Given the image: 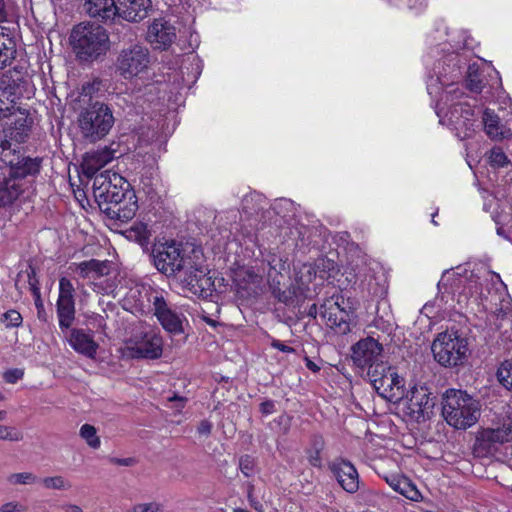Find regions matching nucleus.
Listing matches in <instances>:
<instances>
[{
	"instance_id": "obj_1",
	"label": "nucleus",
	"mask_w": 512,
	"mask_h": 512,
	"mask_svg": "<svg viewBox=\"0 0 512 512\" xmlns=\"http://www.w3.org/2000/svg\"><path fill=\"white\" fill-rule=\"evenodd\" d=\"M183 271L182 288L191 294L207 298L214 291V280L205 265L200 248L171 241L162 244V274L174 276Z\"/></svg>"
},
{
	"instance_id": "obj_2",
	"label": "nucleus",
	"mask_w": 512,
	"mask_h": 512,
	"mask_svg": "<svg viewBox=\"0 0 512 512\" xmlns=\"http://www.w3.org/2000/svg\"><path fill=\"white\" fill-rule=\"evenodd\" d=\"M128 188L129 183L120 174L110 170L96 175L93 182L95 198L108 204L105 210L121 222L131 220L138 208L135 196Z\"/></svg>"
},
{
	"instance_id": "obj_3",
	"label": "nucleus",
	"mask_w": 512,
	"mask_h": 512,
	"mask_svg": "<svg viewBox=\"0 0 512 512\" xmlns=\"http://www.w3.org/2000/svg\"><path fill=\"white\" fill-rule=\"evenodd\" d=\"M442 415L455 429L473 426L480 417V403L461 390H447L442 401Z\"/></svg>"
},
{
	"instance_id": "obj_4",
	"label": "nucleus",
	"mask_w": 512,
	"mask_h": 512,
	"mask_svg": "<svg viewBox=\"0 0 512 512\" xmlns=\"http://www.w3.org/2000/svg\"><path fill=\"white\" fill-rule=\"evenodd\" d=\"M70 38L72 47L81 60H95L105 55L110 48L106 30L97 24L80 23L76 25Z\"/></svg>"
},
{
	"instance_id": "obj_5",
	"label": "nucleus",
	"mask_w": 512,
	"mask_h": 512,
	"mask_svg": "<svg viewBox=\"0 0 512 512\" xmlns=\"http://www.w3.org/2000/svg\"><path fill=\"white\" fill-rule=\"evenodd\" d=\"M112 110L104 103L95 102L81 111L78 125L81 133L90 141L105 137L114 125Z\"/></svg>"
},
{
	"instance_id": "obj_6",
	"label": "nucleus",
	"mask_w": 512,
	"mask_h": 512,
	"mask_svg": "<svg viewBox=\"0 0 512 512\" xmlns=\"http://www.w3.org/2000/svg\"><path fill=\"white\" fill-rule=\"evenodd\" d=\"M434 359L444 367H455L465 362L468 355V343L455 332L438 334L431 345Z\"/></svg>"
},
{
	"instance_id": "obj_7",
	"label": "nucleus",
	"mask_w": 512,
	"mask_h": 512,
	"mask_svg": "<svg viewBox=\"0 0 512 512\" xmlns=\"http://www.w3.org/2000/svg\"><path fill=\"white\" fill-rule=\"evenodd\" d=\"M70 269L82 278L89 279L94 291L98 293L110 295L117 287L116 275L112 263L108 260L91 259L74 263L70 266Z\"/></svg>"
},
{
	"instance_id": "obj_8",
	"label": "nucleus",
	"mask_w": 512,
	"mask_h": 512,
	"mask_svg": "<svg viewBox=\"0 0 512 512\" xmlns=\"http://www.w3.org/2000/svg\"><path fill=\"white\" fill-rule=\"evenodd\" d=\"M160 350V338L152 330L140 331L125 340L119 351L123 358H157Z\"/></svg>"
},
{
	"instance_id": "obj_9",
	"label": "nucleus",
	"mask_w": 512,
	"mask_h": 512,
	"mask_svg": "<svg viewBox=\"0 0 512 512\" xmlns=\"http://www.w3.org/2000/svg\"><path fill=\"white\" fill-rule=\"evenodd\" d=\"M150 64L149 52L146 48L135 45L123 50L117 60V70L125 79H132L144 73Z\"/></svg>"
},
{
	"instance_id": "obj_10",
	"label": "nucleus",
	"mask_w": 512,
	"mask_h": 512,
	"mask_svg": "<svg viewBox=\"0 0 512 512\" xmlns=\"http://www.w3.org/2000/svg\"><path fill=\"white\" fill-rule=\"evenodd\" d=\"M435 406V397L425 386H414L410 391V398L406 406V415L418 423L430 419Z\"/></svg>"
},
{
	"instance_id": "obj_11",
	"label": "nucleus",
	"mask_w": 512,
	"mask_h": 512,
	"mask_svg": "<svg viewBox=\"0 0 512 512\" xmlns=\"http://www.w3.org/2000/svg\"><path fill=\"white\" fill-rule=\"evenodd\" d=\"M512 440V423L497 428H485L477 433L475 449L484 455L494 454L499 446Z\"/></svg>"
},
{
	"instance_id": "obj_12",
	"label": "nucleus",
	"mask_w": 512,
	"mask_h": 512,
	"mask_svg": "<svg viewBox=\"0 0 512 512\" xmlns=\"http://www.w3.org/2000/svg\"><path fill=\"white\" fill-rule=\"evenodd\" d=\"M74 286L67 278L59 281V297L57 300V315L61 329H68L75 318Z\"/></svg>"
},
{
	"instance_id": "obj_13",
	"label": "nucleus",
	"mask_w": 512,
	"mask_h": 512,
	"mask_svg": "<svg viewBox=\"0 0 512 512\" xmlns=\"http://www.w3.org/2000/svg\"><path fill=\"white\" fill-rule=\"evenodd\" d=\"M328 469L346 492L353 494L358 491L359 475L350 461L336 458L328 463Z\"/></svg>"
},
{
	"instance_id": "obj_14",
	"label": "nucleus",
	"mask_w": 512,
	"mask_h": 512,
	"mask_svg": "<svg viewBox=\"0 0 512 512\" xmlns=\"http://www.w3.org/2000/svg\"><path fill=\"white\" fill-rule=\"evenodd\" d=\"M352 360L359 368H368L380 361L382 345L372 337L359 340L351 348Z\"/></svg>"
},
{
	"instance_id": "obj_15",
	"label": "nucleus",
	"mask_w": 512,
	"mask_h": 512,
	"mask_svg": "<svg viewBox=\"0 0 512 512\" xmlns=\"http://www.w3.org/2000/svg\"><path fill=\"white\" fill-rule=\"evenodd\" d=\"M10 125L4 129L5 139L1 141L0 147L3 151L11 148V140L22 143L29 135L32 120L25 110H17L11 117Z\"/></svg>"
},
{
	"instance_id": "obj_16",
	"label": "nucleus",
	"mask_w": 512,
	"mask_h": 512,
	"mask_svg": "<svg viewBox=\"0 0 512 512\" xmlns=\"http://www.w3.org/2000/svg\"><path fill=\"white\" fill-rule=\"evenodd\" d=\"M185 316L169 308L162 299V328L171 336L174 345H180L186 340L184 331Z\"/></svg>"
},
{
	"instance_id": "obj_17",
	"label": "nucleus",
	"mask_w": 512,
	"mask_h": 512,
	"mask_svg": "<svg viewBox=\"0 0 512 512\" xmlns=\"http://www.w3.org/2000/svg\"><path fill=\"white\" fill-rule=\"evenodd\" d=\"M375 390L382 398L396 403L404 397V379L391 369Z\"/></svg>"
},
{
	"instance_id": "obj_18",
	"label": "nucleus",
	"mask_w": 512,
	"mask_h": 512,
	"mask_svg": "<svg viewBox=\"0 0 512 512\" xmlns=\"http://www.w3.org/2000/svg\"><path fill=\"white\" fill-rule=\"evenodd\" d=\"M321 315L337 333L344 335L350 332V315L340 307L338 302L332 303L329 307L322 305Z\"/></svg>"
},
{
	"instance_id": "obj_19",
	"label": "nucleus",
	"mask_w": 512,
	"mask_h": 512,
	"mask_svg": "<svg viewBox=\"0 0 512 512\" xmlns=\"http://www.w3.org/2000/svg\"><path fill=\"white\" fill-rule=\"evenodd\" d=\"M151 0H119L117 16L129 22H137L148 15Z\"/></svg>"
},
{
	"instance_id": "obj_20",
	"label": "nucleus",
	"mask_w": 512,
	"mask_h": 512,
	"mask_svg": "<svg viewBox=\"0 0 512 512\" xmlns=\"http://www.w3.org/2000/svg\"><path fill=\"white\" fill-rule=\"evenodd\" d=\"M482 121L487 136L495 141H501L512 137V131L501 122L499 116L491 109H485Z\"/></svg>"
},
{
	"instance_id": "obj_21",
	"label": "nucleus",
	"mask_w": 512,
	"mask_h": 512,
	"mask_svg": "<svg viewBox=\"0 0 512 512\" xmlns=\"http://www.w3.org/2000/svg\"><path fill=\"white\" fill-rule=\"evenodd\" d=\"M114 158L113 153L109 149H101L88 152L83 157L81 168L83 173L91 178L98 170L108 164Z\"/></svg>"
},
{
	"instance_id": "obj_22",
	"label": "nucleus",
	"mask_w": 512,
	"mask_h": 512,
	"mask_svg": "<svg viewBox=\"0 0 512 512\" xmlns=\"http://www.w3.org/2000/svg\"><path fill=\"white\" fill-rule=\"evenodd\" d=\"M177 49L182 51V48L178 43H176L175 47L172 48L171 53L175 54L174 60L169 59V54L166 53L162 55V63H164L169 70H172V73H167V81H172V83L176 86H179L182 82L185 81V73L183 71V64L186 62L185 53H177ZM166 81V79H164Z\"/></svg>"
},
{
	"instance_id": "obj_23",
	"label": "nucleus",
	"mask_w": 512,
	"mask_h": 512,
	"mask_svg": "<svg viewBox=\"0 0 512 512\" xmlns=\"http://www.w3.org/2000/svg\"><path fill=\"white\" fill-rule=\"evenodd\" d=\"M86 12L94 18L112 20L117 16V4L115 0H86Z\"/></svg>"
},
{
	"instance_id": "obj_24",
	"label": "nucleus",
	"mask_w": 512,
	"mask_h": 512,
	"mask_svg": "<svg viewBox=\"0 0 512 512\" xmlns=\"http://www.w3.org/2000/svg\"><path fill=\"white\" fill-rule=\"evenodd\" d=\"M69 343L75 351L90 358L95 356L98 348V344L93 340V337L79 329L71 331Z\"/></svg>"
},
{
	"instance_id": "obj_25",
	"label": "nucleus",
	"mask_w": 512,
	"mask_h": 512,
	"mask_svg": "<svg viewBox=\"0 0 512 512\" xmlns=\"http://www.w3.org/2000/svg\"><path fill=\"white\" fill-rule=\"evenodd\" d=\"M25 181L12 177L0 182V206L11 204L24 191Z\"/></svg>"
},
{
	"instance_id": "obj_26",
	"label": "nucleus",
	"mask_w": 512,
	"mask_h": 512,
	"mask_svg": "<svg viewBox=\"0 0 512 512\" xmlns=\"http://www.w3.org/2000/svg\"><path fill=\"white\" fill-rule=\"evenodd\" d=\"M325 447V442L322 436L315 435L311 440V447L307 450L308 461L313 467H322L321 452Z\"/></svg>"
},
{
	"instance_id": "obj_27",
	"label": "nucleus",
	"mask_w": 512,
	"mask_h": 512,
	"mask_svg": "<svg viewBox=\"0 0 512 512\" xmlns=\"http://www.w3.org/2000/svg\"><path fill=\"white\" fill-rule=\"evenodd\" d=\"M5 19L4 14V3L0 0V22ZM4 28L0 27V69L6 66L8 60L11 57L10 49L7 47L6 41L11 43V40L8 38L4 32Z\"/></svg>"
},
{
	"instance_id": "obj_28",
	"label": "nucleus",
	"mask_w": 512,
	"mask_h": 512,
	"mask_svg": "<svg viewBox=\"0 0 512 512\" xmlns=\"http://www.w3.org/2000/svg\"><path fill=\"white\" fill-rule=\"evenodd\" d=\"M392 368L383 361H378L368 367L367 376L374 389L379 385L380 381L388 374Z\"/></svg>"
},
{
	"instance_id": "obj_29",
	"label": "nucleus",
	"mask_w": 512,
	"mask_h": 512,
	"mask_svg": "<svg viewBox=\"0 0 512 512\" xmlns=\"http://www.w3.org/2000/svg\"><path fill=\"white\" fill-rule=\"evenodd\" d=\"M7 482L11 485H34L39 478L32 472H18L9 474Z\"/></svg>"
},
{
	"instance_id": "obj_30",
	"label": "nucleus",
	"mask_w": 512,
	"mask_h": 512,
	"mask_svg": "<svg viewBox=\"0 0 512 512\" xmlns=\"http://www.w3.org/2000/svg\"><path fill=\"white\" fill-rule=\"evenodd\" d=\"M499 382L508 390H512V359L505 360L497 370Z\"/></svg>"
},
{
	"instance_id": "obj_31",
	"label": "nucleus",
	"mask_w": 512,
	"mask_h": 512,
	"mask_svg": "<svg viewBox=\"0 0 512 512\" xmlns=\"http://www.w3.org/2000/svg\"><path fill=\"white\" fill-rule=\"evenodd\" d=\"M80 436L86 441L87 445L93 449H98L101 445L100 438L97 436V430L93 425H82L80 428Z\"/></svg>"
},
{
	"instance_id": "obj_32",
	"label": "nucleus",
	"mask_w": 512,
	"mask_h": 512,
	"mask_svg": "<svg viewBox=\"0 0 512 512\" xmlns=\"http://www.w3.org/2000/svg\"><path fill=\"white\" fill-rule=\"evenodd\" d=\"M166 400V407L172 409V414L175 415L181 413L187 403L186 397L172 391L166 392Z\"/></svg>"
},
{
	"instance_id": "obj_33",
	"label": "nucleus",
	"mask_w": 512,
	"mask_h": 512,
	"mask_svg": "<svg viewBox=\"0 0 512 512\" xmlns=\"http://www.w3.org/2000/svg\"><path fill=\"white\" fill-rule=\"evenodd\" d=\"M41 482L47 489L68 490L71 488V483L60 475L45 477Z\"/></svg>"
},
{
	"instance_id": "obj_34",
	"label": "nucleus",
	"mask_w": 512,
	"mask_h": 512,
	"mask_svg": "<svg viewBox=\"0 0 512 512\" xmlns=\"http://www.w3.org/2000/svg\"><path fill=\"white\" fill-rule=\"evenodd\" d=\"M400 488H398L397 492L412 501H418L421 497L420 492L416 488V486L407 478H403L401 483H399Z\"/></svg>"
},
{
	"instance_id": "obj_35",
	"label": "nucleus",
	"mask_w": 512,
	"mask_h": 512,
	"mask_svg": "<svg viewBox=\"0 0 512 512\" xmlns=\"http://www.w3.org/2000/svg\"><path fill=\"white\" fill-rule=\"evenodd\" d=\"M176 39V28L167 22L162 23V51H166Z\"/></svg>"
},
{
	"instance_id": "obj_36",
	"label": "nucleus",
	"mask_w": 512,
	"mask_h": 512,
	"mask_svg": "<svg viewBox=\"0 0 512 512\" xmlns=\"http://www.w3.org/2000/svg\"><path fill=\"white\" fill-rule=\"evenodd\" d=\"M1 321L7 328L19 327L22 324V316L18 311L11 309L2 315Z\"/></svg>"
},
{
	"instance_id": "obj_37",
	"label": "nucleus",
	"mask_w": 512,
	"mask_h": 512,
	"mask_svg": "<svg viewBox=\"0 0 512 512\" xmlns=\"http://www.w3.org/2000/svg\"><path fill=\"white\" fill-rule=\"evenodd\" d=\"M0 97L9 104L14 105L18 98L17 87L14 84L5 85L4 82H2V85L0 86Z\"/></svg>"
},
{
	"instance_id": "obj_38",
	"label": "nucleus",
	"mask_w": 512,
	"mask_h": 512,
	"mask_svg": "<svg viewBox=\"0 0 512 512\" xmlns=\"http://www.w3.org/2000/svg\"><path fill=\"white\" fill-rule=\"evenodd\" d=\"M489 160L491 165L496 167H504L508 163V158L499 147H494L490 151Z\"/></svg>"
},
{
	"instance_id": "obj_39",
	"label": "nucleus",
	"mask_w": 512,
	"mask_h": 512,
	"mask_svg": "<svg viewBox=\"0 0 512 512\" xmlns=\"http://www.w3.org/2000/svg\"><path fill=\"white\" fill-rule=\"evenodd\" d=\"M239 469L245 477L252 476L255 469V460L249 455L240 457Z\"/></svg>"
},
{
	"instance_id": "obj_40",
	"label": "nucleus",
	"mask_w": 512,
	"mask_h": 512,
	"mask_svg": "<svg viewBox=\"0 0 512 512\" xmlns=\"http://www.w3.org/2000/svg\"><path fill=\"white\" fill-rule=\"evenodd\" d=\"M466 87L476 93H480L484 87L483 81L480 79L476 71L469 72L466 79Z\"/></svg>"
},
{
	"instance_id": "obj_41",
	"label": "nucleus",
	"mask_w": 512,
	"mask_h": 512,
	"mask_svg": "<svg viewBox=\"0 0 512 512\" xmlns=\"http://www.w3.org/2000/svg\"><path fill=\"white\" fill-rule=\"evenodd\" d=\"M21 439L20 431L10 426L0 425V440L20 441Z\"/></svg>"
},
{
	"instance_id": "obj_42",
	"label": "nucleus",
	"mask_w": 512,
	"mask_h": 512,
	"mask_svg": "<svg viewBox=\"0 0 512 512\" xmlns=\"http://www.w3.org/2000/svg\"><path fill=\"white\" fill-rule=\"evenodd\" d=\"M27 510L26 505L16 500L5 502L0 507V512H26Z\"/></svg>"
},
{
	"instance_id": "obj_43",
	"label": "nucleus",
	"mask_w": 512,
	"mask_h": 512,
	"mask_svg": "<svg viewBox=\"0 0 512 512\" xmlns=\"http://www.w3.org/2000/svg\"><path fill=\"white\" fill-rule=\"evenodd\" d=\"M147 40L151 44L158 45L160 43V24L155 19L153 23L148 27Z\"/></svg>"
},
{
	"instance_id": "obj_44",
	"label": "nucleus",
	"mask_w": 512,
	"mask_h": 512,
	"mask_svg": "<svg viewBox=\"0 0 512 512\" xmlns=\"http://www.w3.org/2000/svg\"><path fill=\"white\" fill-rule=\"evenodd\" d=\"M88 326L97 332H105L106 322L102 315L94 314L88 318Z\"/></svg>"
},
{
	"instance_id": "obj_45",
	"label": "nucleus",
	"mask_w": 512,
	"mask_h": 512,
	"mask_svg": "<svg viewBox=\"0 0 512 512\" xmlns=\"http://www.w3.org/2000/svg\"><path fill=\"white\" fill-rule=\"evenodd\" d=\"M18 109L0 97V120L11 118Z\"/></svg>"
},
{
	"instance_id": "obj_46",
	"label": "nucleus",
	"mask_w": 512,
	"mask_h": 512,
	"mask_svg": "<svg viewBox=\"0 0 512 512\" xmlns=\"http://www.w3.org/2000/svg\"><path fill=\"white\" fill-rule=\"evenodd\" d=\"M24 373L21 369H11L4 373L3 378L7 383H16L23 377Z\"/></svg>"
},
{
	"instance_id": "obj_47",
	"label": "nucleus",
	"mask_w": 512,
	"mask_h": 512,
	"mask_svg": "<svg viewBox=\"0 0 512 512\" xmlns=\"http://www.w3.org/2000/svg\"><path fill=\"white\" fill-rule=\"evenodd\" d=\"M159 505L155 502L141 503L133 507L132 512H158Z\"/></svg>"
},
{
	"instance_id": "obj_48",
	"label": "nucleus",
	"mask_w": 512,
	"mask_h": 512,
	"mask_svg": "<svg viewBox=\"0 0 512 512\" xmlns=\"http://www.w3.org/2000/svg\"><path fill=\"white\" fill-rule=\"evenodd\" d=\"M110 462L115 465L129 467V466H133L136 464V459L133 457H127V458L113 457L110 459Z\"/></svg>"
},
{
	"instance_id": "obj_49",
	"label": "nucleus",
	"mask_w": 512,
	"mask_h": 512,
	"mask_svg": "<svg viewBox=\"0 0 512 512\" xmlns=\"http://www.w3.org/2000/svg\"><path fill=\"white\" fill-rule=\"evenodd\" d=\"M211 430H212V423L208 420H202L197 427V432L203 436L210 435Z\"/></svg>"
},
{
	"instance_id": "obj_50",
	"label": "nucleus",
	"mask_w": 512,
	"mask_h": 512,
	"mask_svg": "<svg viewBox=\"0 0 512 512\" xmlns=\"http://www.w3.org/2000/svg\"><path fill=\"white\" fill-rule=\"evenodd\" d=\"M260 412L269 415L275 412V404L272 400H266L260 404Z\"/></svg>"
},
{
	"instance_id": "obj_51",
	"label": "nucleus",
	"mask_w": 512,
	"mask_h": 512,
	"mask_svg": "<svg viewBox=\"0 0 512 512\" xmlns=\"http://www.w3.org/2000/svg\"><path fill=\"white\" fill-rule=\"evenodd\" d=\"M271 346L275 349H278V350L284 352V353H292L295 351L294 348L285 345L283 342H281L280 340H277V339L272 340Z\"/></svg>"
},
{
	"instance_id": "obj_52",
	"label": "nucleus",
	"mask_w": 512,
	"mask_h": 512,
	"mask_svg": "<svg viewBox=\"0 0 512 512\" xmlns=\"http://www.w3.org/2000/svg\"><path fill=\"white\" fill-rule=\"evenodd\" d=\"M274 293L280 302L289 303L292 300V293L290 291L287 293L286 291L281 292L279 290L278 293Z\"/></svg>"
},
{
	"instance_id": "obj_53",
	"label": "nucleus",
	"mask_w": 512,
	"mask_h": 512,
	"mask_svg": "<svg viewBox=\"0 0 512 512\" xmlns=\"http://www.w3.org/2000/svg\"><path fill=\"white\" fill-rule=\"evenodd\" d=\"M61 508L64 512H83L79 505L72 503L63 504Z\"/></svg>"
},
{
	"instance_id": "obj_54",
	"label": "nucleus",
	"mask_w": 512,
	"mask_h": 512,
	"mask_svg": "<svg viewBox=\"0 0 512 512\" xmlns=\"http://www.w3.org/2000/svg\"><path fill=\"white\" fill-rule=\"evenodd\" d=\"M270 268L278 272V268L282 269L284 263H282V259L273 257L271 261H269Z\"/></svg>"
},
{
	"instance_id": "obj_55",
	"label": "nucleus",
	"mask_w": 512,
	"mask_h": 512,
	"mask_svg": "<svg viewBox=\"0 0 512 512\" xmlns=\"http://www.w3.org/2000/svg\"><path fill=\"white\" fill-rule=\"evenodd\" d=\"M401 480H403V478H397V477H391V478H386V482L389 484L390 487H392L395 491L398 490V488H400L399 486V483H401Z\"/></svg>"
},
{
	"instance_id": "obj_56",
	"label": "nucleus",
	"mask_w": 512,
	"mask_h": 512,
	"mask_svg": "<svg viewBox=\"0 0 512 512\" xmlns=\"http://www.w3.org/2000/svg\"><path fill=\"white\" fill-rule=\"evenodd\" d=\"M305 361H306V367L313 371V372H318L320 370V367L314 363L313 361H311L309 358H305Z\"/></svg>"
},
{
	"instance_id": "obj_57",
	"label": "nucleus",
	"mask_w": 512,
	"mask_h": 512,
	"mask_svg": "<svg viewBox=\"0 0 512 512\" xmlns=\"http://www.w3.org/2000/svg\"><path fill=\"white\" fill-rule=\"evenodd\" d=\"M158 254H160V253L157 251V249L153 248L151 257L153 258V262H154L156 269L160 271V267H159L160 259L158 258Z\"/></svg>"
},
{
	"instance_id": "obj_58",
	"label": "nucleus",
	"mask_w": 512,
	"mask_h": 512,
	"mask_svg": "<svg viewBox=\"0 0 512 512\" xmlns=\"http://www.w3.org/2000/svg\"><path fill=\"white\" fill-rule=\"evenodd\" d=\"M160 298L155 297L154 300V315L157 317L158 320H160Z\"/></svg>"
},
{
	"instance_id": "obj_59",
	"label": "nucleus",
	"mask_w": 512,
	"mask_h": 512,
	"mask_svg": "<svg viewBox=\"0 0 512 512\" xmlns=\"http://www.w3.org/2000/svg\"><path fill=\"white\" fill-rule=\"evenodd\" d=\"M308 315L311 317H316L317 315V306L316 304H312L309 308Z\"/></svg>"
},
{
	"instance_id": "obj_60",
	"label": "nucleus",
	"mask_w": 512,
	"mask_h": 512,
	"mask_svg": "<svg viewBox=\"0 0 512 512\" xmlns=\"http://www.w3.org/2000/svg\"><path fill=\"white\" fill-rule=\"evenodd\" d=\"M253 488H254V486L252 484L248 485V499L249 500H251V498H252Z\"/></svg>"
},
{
	"instance_id": "obj_61",
	"label": "nucleus",
	"mask_w": 512,
	"mask_h": 512,
	"mask_svg": "<svg viewBox=\"0 0 512 512\" xmlns=\"http://www.w3.org/2000/svg\"><path fill=\"white\" fill-rule=\"evenodd\" d=\"M458 108H459L460 110H462V108H463L462 104H456V105H454V106H453V112H452V114H454V112H458Z\"/></svg>"
},
{
	"instance_id": "obj_62",
	"label": "nucleus",
	"mask_w": 512,
	"mask_h": 512,
	"mask_svg": "<svg viewBox=\"0 0 512 512\" xmlns=\"http://www.w3.org/2000/svg\"><path fill=\"white\" fill-rule=\"evenodd\" d=\"M7 413L6 411L1 410L0 411V421H3L6 419Z\"/></svg>"
},
{
	"instance_id": "obj_63",
	"label": "nucleus",
	"mask_w": 512,
	"mask_h": 512,
	"mask_svg": "<svg viewBox=\"0 0 512 512\" xmlns=\"http://www.w3.org/2000/svg\"><path fill=\"white\" fill-rule=\"evenodd\" d=\"M249 501H250V504H251L252 506H254L256 509H258V507L256 506L257 502H255V500L253 499V497H252V498H251V500H249Z\"/></svg>"
},
{
	"instance_id": "obj_64",
	"label": "nucleus",
	"mask_w": 512,
	"mask_h": 512,
	"mask_svg": "<svg viewBox=\"0 0 512 512\" xmlns=\"http://www.w3.org/2000/svg\"><path fill=\"white\" fill-rule=\"evenodd\" d=\"M235 512H249V511L246 509L238 508V509H235Z\"/></svg>"
}]
</instances>
